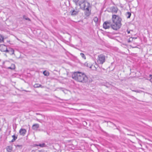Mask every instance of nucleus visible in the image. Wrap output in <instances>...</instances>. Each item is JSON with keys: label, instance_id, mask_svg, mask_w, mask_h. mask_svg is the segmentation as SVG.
Listing matches in <instances>:
<instances>
[{"label": "nucleus", "instance_id": "f257e3e1", "mask_svg": "<svg viewBox=\"0 0 152 152\" xmlns=\"http://www.w3.org/2000/svg\"><path fill=\"white\" fill-rule=\"evenodd\" d=\"M111 20L112 22L108 21L104 22L103 25V28L105 29L111 28L115 31L119 29L122 26L121 17L118 15H113Z\"/></svg>", "mask_w": 152, "mask_h": 152}, {"label": "nucleus", "instance_id": "f03ea898", "mask_svg": "<svg viewBox=\"0 0 152 152\" xmlns=\"http://www.w3.org/2000/svg\"><path fill=\"white\" fill-rule=\"evenodd\" d=\"M73 79L81 83H86L88 82V77L84 73L79 72H74L72 75Z\"/></svg>", "mask_w": 152, "mask_h": 152}, {"label": "nucleus", "instance_id": "7ed1b4c3", "mask_svg": "<svg viewBox=\"0 0 152 152\" xmlns=\"http://www.w3.org/2000/svg\"><path fill=\"white\" fill-rule=\"evenodd\" d=\"M80 7L82 10L85 11V14L86 16L90 15L91 14V6L89 2L85 1Z\"/></svg>", "mask_w": 152, "mask_h": 152}, {"label": "nucleus", "instance_id": "20e7f679", "mask_svg": "<svg viewBox=\"0 0 152 152\" xmlns=\"http://www.w3.org/2000/svg\"><path fill=\"white\" fill-rule=\"evenodd\" d=\"M105 57L103 54H101L98 56L97 62L99 64H102L105 61Z\"/></svg>", "mask_w": 152, "mask_h": 152}, {"label": "nucleus", "instance_id": "39448f33", "mask_svg": "<svg viewBox=\"0 0 152 152\" xmlns=\"http://www.w3.org/2000/svg\"><path fill=\"white\" fill-rule=\"evenodd\" d=\"M73 1L75 3L76 5H79L80 7V6L85 1V0H73Z\"/></svg>", "mask_w": 152, "mask_h": 152}, {"label": "nucleus", "instance_id": "423d86ee", "mask_svg": "<svg viewBox=\"0 0 152 152\" xmlns=\"http://www.w3.org/2000/svg\"><path fill=\"white\" fill-rule=\"evenodd\" d=\"M0 50L2 52H6L8 51V49L7 46L4 45H0Z\"/></svg>", "mask_w": 152, "mask_h": 152}, {"label": "nucleus", "instance_id": "0eeeda50", "mask_svg": "<svg viewBox=\"0 0 152 152\" xmlns=\"http://www.w3.org/2000/svg\"><path fill=\"white\" fill-rule=\"evenodd\" d=\"M26 132V130L25 129H21L19 132L20 134L24 136Z\"/></svg>", "mask_w": 152, "mask_h": 152}, {"label": "nucleus", "instance_id": "6e6552de", "mask_svg": "<svg viewBox=\"0 0 152 152\" xmlns=\"http://www.w3.org/2000/svg\"><path fill=\"white\" fill-rule=\"evenodd\" d=\"M111 10L113 13H115L117 12L118 9L116 7H112L111 8Z\"/></svg>", "mask_w": 152, "mask_h": 152}, {"label": "nucleus", "instance_id": "1a4fd4ad", "mask_svg": "<svg viewBox=\"0 0 152 152\" xmlns=\"http://www.w3.org/2000/svg\"><path fill=\"white\" fill-rule=\"evenodd\" d=\"M79 11H76L75 10H71L70 12L71 15L72 16L76 15L78 14Z\"/></svg>", "mask_w": 152, "mask_h": 152}, {"label": "nucleus", "instance_id": "9d476101", "mask_svg": "<svg viewBox=\"0 0 152 152\" xmlns=\"http://www.w3.org/2000/svg\"><path fill=\"white\" fill-rule=\"evenodd\" d=\"M39 125L38 124H34L32 126L33 129L37 130L39 128Z\"/></svg>", "mask_w": 152, "mask_h": 152}, {"label": "nucleus", "instance_id": "9b49d317", "mask_svg": "<svg viewBox=\"0 0 152 152\" xmlns=\"http://www.w3.org/2000/svg\"><path fill=\"white\" fill-rule=\"evenodd\" d=\"M6 150L8 152H12V146H8L6 148Z\"/></svg>", "mask_w": 152, "mask_h": 152}, {"label": "nucleus", "instance_id": "f8f14e48", "mask_svg": "<svg viewBox=\"0 0 152 152\" xmlns=\"http://www.w3.org/2000/svg\"><path fill=\"white\" fill-rule=\"evenodd\" d=\"M35 146H39L41 147H46V145L45 143H39V144H35L34 145Z\"/></svg>", "mask_w": 152, "mask_h": 152}, {"label": "nucleus", "instance_id": "ddd939ff", "mask_svg": "<svg viewBox=\"0 0 152 152\" xmlns=\"http://www.w3.org/2000/svg\"><path fill=\"white\" fill-rule=\"evenodd\" d=\"M7 52L9 53L10 54L12 55L14 53V50L12 48H9V50H8V51Z\"/></svg>", "mask_w": 152, "mask_h": 152}, {"label": "nucleus", "instance_id": "4468645a", "mask_svg": "<svg viewBox=\"0 0 152 152\" xmlns=\"http://www.w3.org/2000/svg\"><path fill=\"white\" fill-rule=\"evenodd\" d=\"M34 87L35 88H39L41 87L42 88H43L44 87L42 86L41 85L39 84H36L34 86Z\"/></svg>", "mask_w": 152, "mask_h": 152}, {"label": "nucleus", "instance_id": "2eb2a0df", "mask_svg": "<svg viewBox=\"0 0 152 152\" xmlns=\"http://www.w3.org/2000/svg\"><path fill=\"white\" fill-rule=\"evenodd\" d=\"M84 65L88 67H89L90 68H91L92 66V65H91V64L87 62L85 63L84 64Z\"/></svg>", "mask_w": 152, "mask_h": 152}, {"label": "nucleus", "instance_id": "dca6fc26", "mask_svg": "<svg viewBox=\"0 0 152 152\" xmlns=\"http://www.w3.org/2000/svg\"><path fill=\"white\" fill-rule=\"evenodd\" d=\"M43 74L44 75L48 76L49 75V73L48 72L46 71H44L43 72Z\"/></svg>", "mask_w": 152, "mask_h": 152}, {"label": "nucleus", "instance_id": "f3484780", "mask_svg": "<svg viewBox=\"0 0 152 152\" xmlns=\"http://www.w3.org/2000/svg\"><path fill=\"white\" fill-rule=\"evenodd\" d=\"M131 14L130 12H128L126 13V15L127 16V18H130L131 16Z\"/></svg>", "mask_w": 152, "mask_h": 152}, {"label": "nucleus", "instance_id": "a211bd4d", "mask_svg": "<svg viewBox=\"0 0 152 152\" xmlns=\"http://www.w3.org/2000/svg\"><path fill=\"white\" fill-rule=\"evenodd\" d=\"M4 39V37L2 35L0 34V42H3Z\"/></svg>", "mask_w": 152, "mask_h": 152}, {"label": "nucleus", "instance_id": "6ab92c4d", "mask_svg": "<svg viewBox=\"0 0 152 152\" xmlns=\"http://www.w3.org/2000/svg\"><path fill=\"white\" fill-rule=\"evenodd\" d=\"M23 18L26 20H28L29 21H31L30 19L28 18L26 16L24 15L23 16Z\"/></svg>", "mask_w": 152, "mask_h": 152}, {"label": "nucleus", "instance_id": "aec40b11", "mask_svg": "<svg viewBox=\"0 0 152 152\" xmlns=\"http://www.w3.org/2000/svg\"><path fill=\"white\" fill-rule=\"evenodd\" d=\"M12 67H9L8 68V69H10L12 70L14 69H15V65L14 64H12Z\"/></svg>", "mask_w": 152, "mask_h": 152}, {"label": "nucleus", "instance_id": "412c9836", "mask_svg": "<svg viewBox=\"0 0 152 152\" xmlns=\"http://www.w3.org/2000/svg\"><path fill=\"white\" fill-rule=\"evenodd\" d=\"M80 55L82 58H84V59H86V56H85V55L83 53H80Z\"/></svg>", "mask_w": 152, "mask_h": 152}, {"label": "nucleus", "instance_id": "4be33fe9", "mask_svg": "<svg viewBox=\"0 0 152 152\" xmlns=\"http://www.w3.org/2000/svg\"><path fill=\"white\" fill-rule=\"evenodd\" d=\"M98 18L97 17H95L94 19V21L96 23L98 22Z\"/></svg>", "mask_w": 152, "mask_h": 152}, {"label": "nucleus", "instance_id": "5701e85b", "mask_svg": "<svg viewBox=\"0 0 152 152\" xmlns=\"http://www.w3.org/2000/svg\"><path fill=\"white\" fill-rule=\"evenodd\" d=\"M15 146L16 147V148H17V147H18L20 149H21L22 148V145H15Z\"/></svg>", "mask_w": 152, "mask_h": 152}, {"label": "nucleus", "instance_id": "b1692460", "mask_svg": "<svg viewBox=\"0 0 152 152\" xmlns=\"http://www.w3.org/2000/svg\"><path fill=\"white\" fill-rule=\"evenodd\" d=\"M111 85L110 84H109V83H106L105 84V86L107 88H109L110 87Z\"/></svg>", "mask_w": 152, "mask_h": 152}, {"label": "nucleus", "instance_id": "393cba45", "mask_svg": "<svg viewBox=\"0 0 152 152\" xmlns=\"http://www.w3.org/2000/svg\"><path fill=\"white\" fill-rule=\"evenodd\" d=\"M12 137L13 139H14L15 140H16L17 138V137L15 135H14L12 136Z\"/></svg>", "mask_w": 152, "mask_h": 152}, {"label": "nucleus", "instance_id": "a878e982", "mask_svg": "<svg viewBox=\"0 0 152 152\" xmlns=\"http://www.w3.org/2000/svg\"><path fill=\"white\" fill-rule=\"evenodd\" d=\"M15 140L14 139H12L10 141V142H14L15 141Z\"/></svg>", "mask_w": 152, "mask_h": 152}, {"label": "nucleus", "instance_id": "bb28decb", "mask_svg": "<svg viewBox=\"0 0 152 152\" xmlns=\"http://www.w3.org/2000/svg\"><path fill=\"white\" fill-rule=\"evenodd\" d=\"M15 140L14 139H12L10 141V142H14L15 141Z\"/></svg>", "mask_w": 152, "mask_h": 152}, {"label": "nucleus", "instance_id": "cd10ccee", "mask_svg": "<svg viewBox=\"0 0 152 152\" xmlns=\"http://www.w3.org/2000/svg\"><path fill=\"white\" fill-rule=\"evenodd\" d=\"M134 92L137 93L139 92V91L138 90H135V91H134Z\"/></svg>", "mask_w": 152, "mask_h": 152}, {"label": "nucleus", "instance_id": "c85d7f7f", "mask_svg": "<svg viewBox=\"0 0 152 152\" xmlns=\"http://www.w3.org/2000/svg\"><path fill=\"white\" fill-rule=\"evenodd\" d=\"M23 91H26V92H30V91H26V90H24Z\"/></svg>", "mask_w": 152, "mask_h": 152}, {"label": "nucleus", "instance_id": "c756f323", "mask_svg": "<svg viewBox=\"0 0 152 152\" xmlns=\"http://www.w3.org/2000/svg\"><path fill=\"white\" fill-rule=\"evenodd\" d=\"M127 31L128 34H129L130 33V31H129L127 30Z\"/></svg>", "mask_w": 152, "mask_h": 152}, {"label": "nucleus", "instance_id": "7c9ffc66", "mask_svg": "<svg viewBox=\"0 0 152 152\" xmlns=\"http://www.w3.org/2000/svg\"><path fill=\"white\" fill-rule=\"evenodd\" d=\"M36 115H40V114H39V113H36Z\"/></svg>", "mask_w": 152, "mask_h": 152}, {"label": "nucleus", "instance_id": "2f4dec72", "mask_svg": "<svg viewBox=\"0 0 152 152\" xmlns=\"http://www.w3.org/2000/svg\"><path fill=\"white\" fill-rule=\"evenodd\" d=\"M132 91H133L134 92V91H135V90H132Z\"/></svg>", "mask_w": 152, "mask_h": 152}, {"label": "nucleus", "instance_id": "473e14b6", "mask_svg": "<svg viewBox=\"0 0 152 152\" xmlns=\"http://www.w3.org/2000/svg\"><path fill=\"white\" fill-rule=\"evenodd\" d=\"M129 42H130V40H129V41H128Z\"/></svg>", "mask_w": 152, "mask_h": 152}, {"label": "nucleus", "instance_id": "72a5a7b5", "mask_svg": "<svg viewBox=\"0 0 152 152\" xmlns=\"http://www.w3.org/2000/svg\"><path fill=\"white\" fill-rule=\"evenodd\" d=\"M37 120L38 121H39V120L38 119H37Z\"/></svg>", "mask_w": 152, "mask_h": 152}, {"label": "nucleus", "instance_id": "f704fd0d", "mask_svg": "<svg viewBox=\"0 0 152 152\" xmlns=\"http://www.w3.org/2000/svg\"><path fill=\"white\" fill-rule=\"evenodd\" d=\"M5 55L6 56H7V55H6L5 54Z\"/></svg>", "mask_w": 152, "mask_h": 152}]
</instances>
